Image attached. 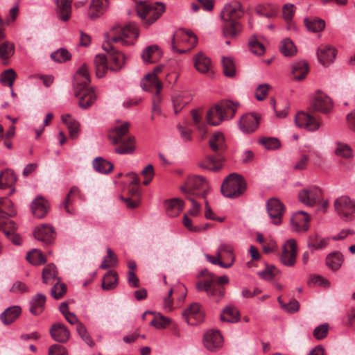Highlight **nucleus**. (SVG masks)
<instances>
[{
	"label": "nucleus",
	"instance_id": "nucleus-1",
	"mask_svg": "<svg viewBox=\"0 0 355 355\" xmlns=\"http://www.w3.org/2000/svg\"><path fill=\"white\" fill-rule=\"evenodd\" d=\"M129 122H124L115 126L108 132V138L111 143L116 146L114 153L119 155L133 154L136 148L135 136L129 134Z\"/></svg>",
	"mask_w": 355,
	"mask_h": 355
},
{
	"label": "nucleus",
	"instance_id": "nucleus-2",
	"mask_svg": "<svg viewBox=\"0 0 355 355\" xmlns=\"http://www.w3.org/2000/svg\"><path fill=\"white\" fill-rule=\"evenodd\" d=\"M209 147L216 153V155H207L199 164V166L202 168L217 172L220 170L223 166L224 157L223 153L227 148L225 141V137L223 133L216 132L209 139Z\"/></svg>",
	"mask_w": 355,
	"mask_h": 355
},
{
	"label": "nucleus",
	"instance_id": "nucleus-3",
	"mask_svg": "<svg viewBox=\"0 0 355 355\" xmlns=\"http://www.w3.org/2000/svg\"><path fill=\"white\" fill-rule=\"evenodd\" d=\"M239 106V102L230 100L221 101L208 110L207 121L211 125L217 126L222 121L232 119Z\"/></svg>",
	"mask_w": 355,
	"mask_h": 355
},
{
	"label": "nucleus",
	"instance_id": "nucleus-4",
	"mask_svg": "<svg viewBox=\"0 0 355 355\" xmlns=\"http://www.w3.org/2000/svg\"><path fill=\"white\" fill-rule=\"evenodd\" d=\"M165 11V6L161 2L148 3L140 1L137 5V12L146 27L157 20Z\"/></svg>",
	"mask_w": 355,
	"mask_h": 355
},
{
	"label": "nucleus",
	"instance_id": "nucleus-5",
	"mask_svg": "<svg viewBox=\"0 0 355 355\" xmlns=\"http://www.w3.org/2000/svg\"><path fill=\"white\" fill-rule=\"evenodd\" d=\"M180 189L187 196H196L205 199L209 191V185L204 177L193 175L187 178L184 185Z\"/></svg>",
	"mask_w": 355,
	"mask_h": 355
},
{
	"label": "nucleus",
	"instance_id": "nucleus-6",
	"mask_svg": "<svg viewBox=\"0 0 355 355\" xmlns=\"http://www.w3.org/2000/svg\"><path fill=\"white\" fill-rule=\"evenodd\" d=\"M246 189L244 178L237 173L230 174L223 182L221 192L227 198H234L240 196Z\"/></svg>",
	"mask_w": 355,
	"mask_h": 355
},
{
	"label": "nucleus",
	"instance_id": "nucleus-7",
	"mask_svg": "<svg viewBox=\"0 0 355 355\" xmlns=\"http://www.w3.org/2000/svg\"><path fill=\"white\" fill-rule=\"evenodd\" d=\"M116 33L118 35L111 38L108 37V33H106L105 41H110L111 46H112V43H116L118 42H121L124 46L131 45L133 42L126 39H137L139 36L138 28L134 23H129L123 28H119L118 30H116Z\"/></svg>",
	"mask_w": 355,
	"mask_h": 355
},
{
	"label": "nucleus",
	"instance_id": "nucleus-8",
	"mask_svg": "<svg viewBox=\"0 0 355 355\" xmlns=\"http://www.w3.org/2000/svg\"><path fill=\"white\" fill-rule=\"evenodd\" d=\"M337 214L344 220H352L355 213V202L347 196L336 198L334 203Z\"/></svg>",
	"mask_w": 355,
	"mask_h": 355
},
{
	"label": "nucleus",
	"instance_id": "nucleus-9",
	"mask_svg": "<svg viewBox=\"0 0 355 355\" xmlns=\"http://www.w3.org/2000/svg\"><path fill=\"white\" fill-rule=\"evenodd\" d=\"M102 48L109 54L110 60V70L114 72L121 70L125 64V55L121 51L116 50L113 46H111L110 41H105L102 44Z\"/></svg>",
	"mask_w": 355,
	"mask_h": 355
},
{
	"label": "nucleus",
	"instance_id": "nucleus-10",
	"mask_svg": "<svg viewBox=\"0 0 355 355\" xmlns=\"http://www.w3.org/2000/svg\"><path fill=\"white\" fill-rule=\"evenodd\" d=\"M311 106L314 111L327 114L334 107L331 99L324 93L318 90L311 101Z\"/></svg>",
	"mask_w": 355,
	"mask_h": 355
},
{
	"label": "nucleus",
	"instance_id": "nucleus-11",
	"mask_svg": "<svg viewBox=\"0 0 355 355\" xmlns=\"http://www.w3.org/2000/svg\"><path fill=\"white\" fill-rule=\"evenodd\" d=\"M297 255V243L295 239H288L282 246L279 260L284 266L292 267L295 265Z\"/></svg>",
	"mask_w": 355,
	"mask_h": 355
},
{
	"label": "nucleus",
	"instance_id": "nucleus-12",
	"mask_svg": "<svg viewBox=\"0 0 355 355\" xmlns=\"http://www.w3.org/2000/svg\"><path fill=\"white\" fill-rule=\"evenodd\" d=\"M295 122L297 127L311 132L318 130L321 125L318 119L304 112H300L296 114Z\"/></svg>",
	"mask_w": 355,
	"mask_h": 355
},
{
	"label": "nucleus",
	"instance_id": "nucleus-13",
	"mask_svg": "<svg viewBox=\"0 0 355 355\" xmlns=\"http://www.w3.org/2000/svg\"><path fill=\"white\" fill-rule=\"evenodd\" d=\"M180 41L182 42L190 43L191 48H193L196 45L198 42V39L191 31H187L184 29L178 30L173 36L171 47L174 51L183 53L187 51H189L190 49H188L187 50H179L176 46V42Z\"/></svg>",
	"mask_w": 355,
	"mask_h": 355
},
{
	"label": "nucleus",
	"instance_id": "nucleus-14",
	"mask_svg": "<svg viewBox=\"0 0 355 355\" xmlns=\"http://www.w3.org/2000/svg\"><path fill=\"white\" fill-rule=\"evenodd\" d=\"M244 10L239 2L226 4L220 13V18L223 21H237L243 17Z\"/></svg>",
	"mask_w": 355,
	"mask_h": 355
},
{
	"label": "nucleus",
	"instance_id": "nucleus-15",
	"mask_svg": "<svg viewBox=\"0 0 355 355\" xmlns=\"http://www.w3.org/2000/svg\"><path fill=\"white\" fill-rule=\"evenodd\" d=\"M321 190L315 186L304 189L298 193L300 201L309 207H313L321 197Z\"/></svg>",
	"mask_w": 355,
	"mask_h": 355
},
{
	"label": "nucleus",
	"instance_id": "nucleus-16",
	"mask_svg": "<svg viewBox=\"0 0 355 355\" xmlns=\"http://www.w3.org/2000/svg\"><path fill=\"white\" fill-rule=\"evenodd\" d=\"M266 208L272 223L279 225L284 211V205L278 199L271 198L267 202Z\"/></svg>",
	"mask_w": 355,
	"mask_h": 355
},
{
	"label": "nucleus",
	"instance_id": "nucleus-17",
	"mask_svg": "<svg viewBox=\"0 0 355 355\" xmlns=\"http://www.w3.org/2000/svg\"><path fill=\"white\" fill-rule=\"evenodd\" d=\"M309 220L310 218L306 212H295L291 218L292 230L300 233L306 232L309 228Z\"/></svg>",
	"mask_w": 355,
	"mask_h": 355
},
{
	"label": "nucleus",
	"instance_id": "nucleus-18",
	"mask_svg": "<svg viewBox=\"0 0 355 355\" xmlns=\"http://www.w3.org/2000/svg\"><path fill=\"white\" fill-rule=\"evenodd\" d=\"M182 317L188 324L191 325L202 322L203 313L200 310V304L196 302L192 303L182 312Z\"/></svg>",
	"mask_w": 355,
	"mask_h": 355
},
{
	"label": "nucleus",
	"instance_id": "nucleus-19",
	"mask_svg": "<svg viewBox=\"0 0 355 355\" xmlns=\"http://www.w3.org/2000/svg\"><path fill=\"white\" fill-rule=\"evenodd\" d=\"M259 118L254 114H244L239 122L241 130L244 133H252L259 127Z\"/></svg>",
	"mask_w": 355,
	"mask_h": 355
},
{
	"label": "nucleus",
	"instance_id": "nucleus-20",
	"mask_svg": "<svg viewBox=\"0 0 355 355\" xmlns=\"http://www.w3.org/2000/svg\"><path fill=\"white\" fill-rule=\"evenodd\" d=\"M205 347L209 351L220 348L223 344V337L217 330H209L203 338Z\"/></svg>",
	"mask_w": 355,
	"mask_h": 355
},
{
	"label": "nucleus",
	"instance_id": "nucleus-21",
	"mask_svg": "<svg viewBox=\"0 0 355 355\" xmlns=\"http://www.w3.org/2000/svg\"><path fill=\"white\" fill-rule=\"evenodd\" d=\"M317 55L322 65L328 66L334 61L336 50L332 46L322 44L318 48Z\"/></svg>",
	"mask_w": 355,
	"mask_h": 355
},
{
	"label": "nucleus",
	"instance_id": "nucleus-22",
	"mask_svg": "<svg viewBox=\"0 0 355 355\" xmlns=\"http://www.w3.org/2000/svg\"><path fill=\"white\" fill-rule=\"evenodd\" d=\"M191 95L188 90H176L172 95V102L175 114H178L191 101Z\"/></svg>",
	"mask_w": 355,
	"mask_h": 355
},
{
	"label": "nucleus",
	"instance_id": "nucleus-23",
	"mask_svg": "<svg viewBox=\"0 0 355 355\" xmlns=\"http://www.w3.org/2000/svg\"><path fill=\"white\" fill-rule=\"evenodd\" d=\"M50 334L53 340L58 343H66L70 338V331L62 323H55L49 329Z\"/></svg>",
	"mask_w": 355,
	"mask_h": 355
},
{
	"label": "nucleus",
	"instance_id": "nucleus-24",
	"mask_svg": "<svg viewBox=\"0 0 355 355\" xmlns=\"http://www.w3.org/2000/svg\"><path fill=\"white\" fill-rule=\"evenodd\" d=\"M34 236L46 245L50 244L54 239V229L47 224L41 225L34 230Z\"/></svg>",
	"mask_w": 355,
	"mask_h": 355
},
{
	"label": "nucleus",
	"instance_id": "nucleus-25",
	"mask_svg": "<svg viewBox=\"0 0 355 355\" xmlns=\"http://www.w3.org/2000/svg\"><path fill=\"white\" fill-rule=\"evenodd\" d=\"M73 95L78 99L80 107L87 109L96 100L95 90H75Z\"/></svg>",
	"mask_w": 355,
	"mask_h": 355
},
{
	"label": "nucleus",
	"instance_id": "nucleus-26",
	"mask_svg": "<svg viewBox=\"0 0 355 355\" xmlns=\"http://www.w3.org/2000/svg\"><path fill=\"white\" fill-rule=\"evenodd\" d=\"M194 67L201 73H209L212 71L211 60L204 53L198 52L193 58Z\"/></svg>",
	"mask_w": 355,
	"mask_h": 355
},
{
	"label": "nucleus",
	"instance_id": "nucleus-27",
	"mask_svg": "<svg viewBox=\"0 0 355 355\" xmlns=\"http://www.w3.org/2000/svg\"><path fill=\"white\" fill-rule=\"evenodd\" d=\"M90 83V78L88 73V69L85 64H83L74 75L73 86L75 89H87ZM89 89H94L90 87Z\"/></svg>",
	"mask_w": 355,
	"mask_h": 355
},
{
	"label": "nucleus",
	"instance_id": "nucleus-28",
	"mask_svg": "<svg viewBox=\"0 0 355 355\" xmlns=\"http://www.w3.org/2000/svg\"><path fill=\"white\" fill-rule=\"evenodd\" d=\"M16 229V224L13 220L5 222L0 220V231H2L7 238H8L14 244L20 245L21 239L19 235L14 233Z\"/></svg>",
	"mask_w": 355,
	"mask_h": 355
},
{
	"label": "nucleus",
	"instance_id": "nucleus-29",
	"mask_svg": "<svg viewBox=\"0 0 355 355\" xmlns=\"http://www.w3.org/2000/svg\"><path fill=\"white\" fill-rule=\"evenodd\" d=\"M73 0H56V15L63 21L69 20L71 14Z\"/></svg>",
	"mask_w": 355,
	"mask_h": 355
},
{
	"label": "nucleus",
	"instance_id": "nucleus-30",
	"mask_svg": "<svg viewBox=\"0 0 355 355\" xmlns=\"http://www.w3.org/2000/svg\"><path fill=\"white\" fill-rule=\"evenodd\" d=\"M31 209L35 217L42 218L44 217L48 212L49 204L45 199L39 196L33 201Z\"/></svg>",
	"mask_w": 355,
	"mask_h": 355
},
{
	"label": "nucleus",
	"instance_id": "nucleus-31",
	"mask_svg": "<svg viewBox=\"0 0 355 355\" xmlns=\"http://www.w3.org/2000/svg\"><path fill=\"white\" fill-rule=\"evenodd\" d=\"M107 7V0H92L89 8L88 16L94 20L103 15Z\"/></svg>",
	"mask_w": 355,
	"mask_h": 355
},
{
	"label": "nucleus",
	"instance_id": "nucleus-32",
	"mask_svg": "<svg viewBox=\"0 0 355 355\" xmlns=\"http://www.w3.org/2000/svg\"><path fill=\"white\" fill-rule=\"evenodd\" d=\"M309 71L308 63L304 60L294 62L292 66V78L300 81L305 78Z\"/></svg>",
	"mask_w": 355,
	"mask_h": 355
},
{
	"label": "nucleus",
	"instance_id": "nucleus-33",
	"mask_svg": "<svg viewBox=\"0 0 355 355\" xmlns=\"http://www.w3.org/2000/svg\"><path fill=\"white\" fill-rule=\"evenodd\" d=\"M13 203L6 198H0V220L7 222L6 218L15 216ZM9 220H8V222Z\"/></svg>",
	"mask_w": 355,
	"mask_h": 355
},
{
	"label": "nucleus",
	"instance_id": "nucleus-34",
	"mask_svg": "<svg viewBox=\"0 0 355 355\" xmlns=\"http://www.w3.org/2000/svg\"><path fill=\"white\" fill-rule=\"evenodd\" d=\"M46 300V296L44 294H36L31 300L30 312L35 315L42 313L44 309Z\"/></svg>",
	"mask_w": 355,
	"mask_h": 355
},
{
	"label": "nucleus",
	"instance_id": "nucleus-35",
	"mask_svg": "<svg viewBox=\"0 0 355 355\" xmlns=\"http://www.w3.org/2000/svg\"><path fill=\"white\" fill-rule=\"evenodd\" d=\"M344 261V256L339 251L329 253L325 259L327 266L333 271L338 270Z\"/></svg>",
	"mask_w": 355,
	"mask_h": 355
},
{
	"label": "nucleus",
	"instance_id": "nucleus-36",
	"mask_svg": "<svg viewBox=\"0 0 355 355\" xmlns=\"http://www.w3.org/2000/svg\"><path fill=\"white\" fill-rule=\"evenodd\" d=\"M21 309L19 306L7 308L1 315L0 319L4 324H10L20 315Z\"/></svg>",
	"mask_w": 355,
	"mask_h": 355
},
{
	"label": "nucleus",
	"instance_id": "nucleus-37",
	"mask_svg": "<svg viewBox=\"0 0 355 355\" xmlns=\"http://www.w3.org/2000/svg\"><path fill=\"white\" fill-rule=\"evenodd\" d=\"M166 211L168 216L175 217L183 209L184 202L178 198H173L165 202Z\"/></svg>",
	"mask_w": 355,
	"mask_h": 355
},
{
	"label": "nucleus",
	"instance_id": "nucleus-38",
	"mask_svg": "<svg viewBox=\"0 0 355 355\" xmlns=\"http://www.w3.org/2000/svg\"><path fill=\"white\" fill-rule=\"evenodd\" d=\"M239 318V311L232 305L225 306L220 314V320L224 322L234 323L238 322Z\"/></svg>",
	"mask_w": 355,
	"mask_h": 355
},
{
	"label": "nucleus",
	"instance_id": "nucleus-39",
	"mask_svg": "<svg viewBox=\"0 0 355 355\" xmlns=\"http://www.w3.org/2000/svg\"><path fill=\"white\" fill-rule=\"evenodd\" d=\"M94 63L96 68V75L98 78H103L107 70L110 69L107 60L105 55L98 54L95 56Z\"/></svg>",
	"mask_w": 355,
	"mask_h": 355
},
{
	"label": "nucleus",
	"instance_id": "nucleus-40",
	"mask_svg": "<svg viewBox=\"0 0 355 355\" xmlns=\"http://www.w3.org/2000/svg\"><path fill=\"white\" fill-rule=\"evenodd\" d=\"M62 122L67 125L69 131V135L71 139H76L80 130L79 123L71 118L69 114H63L61 116Z\"/></svg>",
	"mask_w": 355,
	"mask_h": 355
},
{
	"label": "nucleus",
	"instance_id": "nucleus-41",
	"mask_svg": "<svg viewBox=\"0 0 355 355\" xmlns=\"http://www.w3.org/2000/svg\"><path fill=\"white\" fill-rule=\"evenodd\" d=\"M223 34L225 37H234L241 31V25L238 21H225Z\"/></svg>",
	"mask_w": 355,
	"mask_h": 355
},
{
	"label": "nucleus",
	"instance_id": "nucleus-42",
	"mask_svg": "<svg viewBox=\"0 0 355 355\" xmlns=\"http://www.w3.org/2000/svg\"><path fill=\"white\" fill-rule=\"evenodd\" d=\"M141 89H162L163 85L155 73L146 74L140 83Z\"/></svg>",
	"mask_w": 355,
	"mask_h": 355
},
{
	"label": "nucleus",
	"instance_id": "nucleus-43",
	"mask_svg": "<svg viewBox=\"0 0 355 355\" xmlns=\"http://www.w3.org/2000/svg\"><path fill=\"white\" fill-rule=\"evenodd\" d=\"M58 272L54 264H49L44 268L42 271V280L46 284H53L58 281Z\"/></svg>",
	"mask_w": 355,
	"mask_h": 355
},
{
	"label": "nucleus",
	"instance_id": "nucleus-44",
	"mask_svg": "<svg viewBox=\"0 0 355 355\" xmlns=\"http://www.w3.org/2000/svg\"><path fill=\"white\" fill-rule=\"evenodd\" d=\"M304 23L308 31L313 33L320 32L325 27V21L317 17L305 18Z\"/></svg>",
	"mask_w": 355,
	"mask_h": 355
},
{
	"label": "nucleus",
	"instance_id": "nucleus-45",
	"mask_svg": "<svg viewBox=\"0 0 355 355\" xmlns=\"http://www.w3.org/2000/svg\"><path fill=\"white\" fill-rule=\"evenodd\" d=\"M17 181V176L10 169L2 171L0 174V189L12 187Z\"/></svg>",
	"mask_w": 355,
	"mask_h": 355
},
{
	"label": "nucleus",
	"instance_id": "nucleus-46",
	"mask_svg": "<svg viewBox=\"0 0 355 355\" xmlns=\"http://www.w3.org/2000/svg\"><path fill=\"white\" fill-rule=\"evenodd\" d=\"M225 292L224 286H216L215 280L211 276V284L207 293L208 297L215 302H219L224 297Z\"/></svg>",
	"mask_w": 355,
	"mask_h": 355
},
{
	"label": "nucleus",
	"instance_id": "nucleus-47",
	"mask_svg": "<svg viewBox=\"0 0 355 355\" xmlns=\"http://www.w3.org/2000/svg\"><path fill=\"white\" fill-rule=\"evenodd\" d=\"M117 284V272L114 270H110L105 275L103 279L102 288L103 290H112L116 286Z\"/></svg>",
	"mask_w": 355,
	"mask_h": 355
},
{
	"label": "nucleus",
	"instance_id": "nucleus-48",
	"mask_svg": "<svg viewBox=\"0 0 355 355\" xmlns=\"http://www.w3.org/2000/svg\"><path fill=\"white\" fill-rule=\"evenodd\" d=\"M93 167L96 171L106 174L112 171L114 166L107 160L98 157L93 161Z\"/></svg>",
	"mask_w": 355,
	"mask_h": 355
},
{
	"label": "nucleus",
	"instance_id": "nucleus-49",
	"mask_svg": "<svg viewBox=\"0 0 355 355\" xmlns=\"http://www.w3.org/2000/svg\"><path fill=\"white\" fill-rule=\"evenodd\" d=\"M159 55L158 46L156 45L148 46L141 54V58L145 62L153 63L157 60Z\"/></svg>",
	"mask_w": 355,
	"mask_h": 355
},
{
	"label": "nucleus",
	"instance_id": "nucleus-50",
	"mask_svg": "<svg viewBox=\"0 0 355 355\" xmlns=\"http://www.w3.org/2000/svg\"><path fill=\"white\" fill-rule=\"evenodd\" d=\"M328 245V241L318 234L309 236L307 240V245L311 250L323 249Z\"/></svg>",
	"mask_w": 355,
	"mask_h": 355
},
{
	"label": "nucleus",
	"instance_id": "nucleus-51",
	"mask_svg": "<svg viewBox=\"0 0 355 355\" xmlns=\"http://www.w3.org/2000/svg\"><path fill=\"white\" fill-rule=\"evenodd\" d=\"M223 71L225 76L232 78L236 74V67L233 59L230 57H222Z\"/></svg>",
	"mask_w": 355,
	"mask_h": 355
},
{
	"label": "nucleus",
	"instance_id": "nucleus-52",
	"mask_svg": "<svg viewBox=\"0 0 355 355\" xmlns=\"http://www.w3.org/2000/svg\"><path fill=\"white\" fill-rule=\"evenodd\" d=\"M26 259L33 265H42L45 263L46 259L42 253L37 249H33L26 255Z\"/></svg>",
	"mask_w": 355,
	"mask_h": 355
},
{
	"label": "nucleus",
	"instance_id": "nucleus-53",
	"mask_svg": "<svg viewBox=\"0 0 355 355\" xmlns=\"http://www.w3.org/2000/svg\"><path fill=\"white\" fill-rule=\"evenodd\" d=\"M17 74L12 69L3 71L0 76V82L3 87H12Z\"/></svg>",
	"mask_w": 355,
	"mask_h": 355
},
{
	"label": "nucleus",
	"instance_id": "nucleus-54",
	"mask_svg": "<svg viewBox=\"0 0 355 355\" xmlns=\"http://www.w3.org/2000/svg\"><path fill=\"white\" fill-rule=\"evenodd\" d=\"M334 153L336 156L345 159H349L353 157V151L351 147L346 144L340 142L336 143Z\"/></svg>",
	"mask_w": 355,
	"mask_h": 355
},
{
	"label": "nucleus",
	"instance_id": "nucleus-55",
	"mask_svg": "<svg viewBox=\"0 0 355 355\" xmlns=\"http://www.w3.org/2000/svg\"><path fill=\"white\" fill-rule=\"evenodd\" d=\"M15 53V45L10 42H4L0 44V58L7 60L11 58Z\"/></svg>",
	"mask_w": 355,
	"mask_h": 355
},
{
	"label": "nucleus",
	"instance_id": "nucleus-56",
	"mask_svg": "<svg viewBox=\"0 0 355 355\" xmlns=\"http://www.w3.org/2000/svg\"><path fill=\"white\" fill-rule=\"evenodd\" d=\"M53 284L51 289V295L54 299L59 300L66 293L67 286L64 283L60 282V279H58V281Z\"/></svg>",
	"mask_w": 355,
	"mask_h": 355
},
{
	"label": "nucleus",
	"instance_id": "nucleus-57",
	"mask_svg": "<svg viewBox=\"0 0 355 355\" xmlns=\"http://www.w3.org/2000/svg\"><path fill=\"white\" fill-rule=\"evenodd\" d=\"M279 51L285 56H291L296 52V49L293 42L289 38L284 39L279 45Z\"/></svg>",
	"mask_w": 355,
	"mask_h": 355
},
{
	"label": "nucleus",
	"instance_id": "nucleus-58",
	"mask_svg": "<svg viewBox=\"0 0 355 355\" xmlns=\"http://www.w3.org/2000/svg\"><path fill=\"white\" fill-rule=\"evenodd\" d=\"M248 46L250 51L257 55H261L265 52L264 46L258 41L255 36H252L250 38Z\"/></svg>",
	"mask_w": 355,
	"mask_h": 355
},
{
	"label": "nucleus",
	"instance_id": "nucleus-59",
	"mask_svg": "<svg viewBox=\"0 0 355 355\" xmlns=\"http://www.w3.org/2000/svg\"><path fill=\"white\" fill-rule=\"evenodd\" d=\"M205 257L207 261H209L214 265H218L223 268H230L233 265L234 260H235L234 256H232V261H230L229 263H224L222 261L223 259V256H220V257H218L216 254V257H213L209 254H205Z\"/></svg>",
	"mask_w": 355,
	"mask_h": 355
},
{
	"label": "nucleus",
	"instance_id": "nucleus-60",
	"mask_svg": "<svg viewBox=\"0 0 355 355\" xmlns=\"http://www.w3.org/2000/svg\"><path fill=\"white\" fill-rule=\"evenodd\" d=\"M76 331L78 335L87 343V345L91 347L94 346V341L88 334L85 326L83 323H78V326H76Z\"/></svg>",
	"mask_w": 355,
	"mask_h": 355
},
{
	"label": "nucleus",
	"instance_id": "nucleus-61",
	"mask_svg": "<svg viewBox=\"0 0 355 355\" xmlns=\"http://www.w3.org/2000/svg\"><path fill=\"white\" fill-rule=\"evenodd\" d=\"M70 53L65 49L61 48L51 53V58L57 62H63L71 59Z\"/></svg>",
	"mask_w": 355,
	"mask_h": 355
},
{
	"label": "nucleus",
	"instance_id": "nucleus-62",
	"mask_svg": "<svg viewBox=\"0 0 355 355\" xmlns=\"http://www.w3.org/2000/svg\"><path fill=\"white\" fill-rule=\"evenodd\" d=\"M80 190L78 187H72L69 192V193L67 194V196H66L64 202H62V204L61 205L62 207H63L64 208V209L66 210V211L70 214H73V212L72 210H71L69 209V205L71 204V197L73 196H76V195H78L80 193Z\"/></svg>",
	"mask_w": 355,
	"mask_h": 355
},
{
	"label": "nucleus",
	"instance_id": "nucleus-63",
	"mask_svg": "<svg viewBox=\"0 0 355 355\" xmlns=\"http://www.w3.org/2000/svg\"><path fill=\"white\" fill-rule=\"evenodd\" d=\"M171 322V320L159 314L153 318L150 324L157 329H162L167 327Z\"/></svg>",
	"mask_w": 355,
	"mask_h": 355
},
{
	"label": "nucleus",
	"instance_id": "nucleus-64",
	"mask_svg": "<svg viewBox=\"0 0 355 355\" xmlns=\"http://www.w3.org/2000/svg\"><path fill=\"white\" fill-rule=\"evenodd\" d=\"M259 142L268 150H275L280 147V141L275 137L262 138Z\"/></svg>",
	"mask_w": 355,
	"mask_h": 355
}]
</instances>
